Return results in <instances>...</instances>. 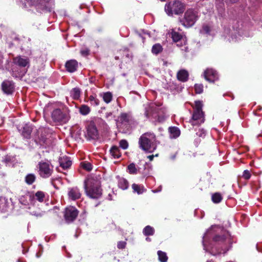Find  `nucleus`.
<instances>
[{
    "mask_svg": "<svg viewBox=\"0 0 262 262\" xmlns=\"http://www.w3.org/2000/svg\"><path fill=\"white\" fill-rule=\"evenodd\" d=\"M32 128L29 124H26L23 128L21 131L22 136L26 138H30Z\"/></svg>",
    "mask_w": 262,
    "mask_h": 262,
    "instance_id": "a878e982",
    "label": "nucleus"
},
{
    "mask_svg": "<svg viewBox=\"0 0 262 262\" xmlns=\"http://www.w3.org/2000/svg\"><path fill=\"white\" fill-rule=\"evenodd\" d=\"M81 91L79 88H75L73 89L70 92V96L74 99H78L80 96Z\"/></svg>",
    "mask_w": 262,
    "mask_h": 262,
    "instance_id": "7c9ffc66",
    "label": "nucleus"
},
{
    "mask_svg": "<svg viewBox=\"0 0 262 262\" xmlns=\"http://www.w3.org/2000/svg\"><path fill=\"white\" fill-rule=\"evenodd\" d=\"M204 249L213 255L225 253L231 245L229 234L217 226H212L203 237Z\"/></svg>",
    "mask_w": 262,
    "mask_h": 262,
    "instance_id": "f257e3e1",
    "label": "nucleus"
},
{
    "mask_svg": "<svg viewBox=\"0 0 262 262\" xmlns=\"http://www.w3.org/2000/svg\"><path fill=\"white\" fill-rule=\"evenodd\" d=\"M185 8V5L179 0L170 2L165 6V11L169 16L182 14Z\"/></svg>",
    "mask_w": 262,
    "mask_h": 262,
    "instance_id": "0eeeda50",
    "label": "nucleus"
},
{
    "mask_svg": "<svg viewBox=\"0 0 262 262\" xmlns=\"http://www.w3.org/2000/svg\"><path fill=\"white\" fill-rule=\"evenodd\" d=\"M132 188L134 192H137L138 194L143 193L145 189L143 185L133 184Z\"/></svg>",
    "mask_w": 262,
    "mask_h": 262,
    "instance_id": "c756f323",
    "label": "nucleus"
},
{
    "mask_svg": "<svg viewBox=\"0 0 262 262\" xmlns=\"http://www.w3.org/2000/svg\"><path fill=\"white\" fill-rule=\"evenodd\" d=\"M126 245V243L124 241H120L118 243L117 247L119 249H124L125 248Z\"/></svg>",
    "mask_w": 262,
    "mask_h": 262,
    "instance_id": "de8ad7c7",
    "label": "nucleus"
},
{
    "mask_svg": "<svg viewBox=\"0 0 262 262\" xmlns=\"http://www.w3.org/2000/svg\"><path fill=\"white\" fill-rule=\"evenodd\" d=\"M84 189L86 195L92 199H99L102 195L100 182L93 177L88 178L85 181Z\"/></svg>",
    "mask_w": 262,
    "mask_h": 262,
    "instance_id": "7ed1b4c3",
    "label": "nucleus"
},
{
    "mask_svg": "<svg viewBox=\"0 0 262 262\" xmlns=\"http://www.w3.org/2000/svg\"><path fill=\"white\" fill-rule=\"evenodd\" d=\"M100 96L106 103H109L112 100L113 95L110 92L101 93L100 94Z\"/></svg>",
    "mask_w": 262,
    "mask_h": 262,
    "instance_id": "c85d7f7f",
    "label": "nucleus"
},
{
    "mask_svg": "<svg viewBox=\"0 0 262 262\" xmlns=\"http://www.w3.org/2000/svg\"><path fill=\"white\" fill-rule=\"evenodd\" d=\"M128 172L130 174H137L138 172V168L136 167L135 164L132 163L127 166Z\"/></svg>",
    "mask_w": 262,
    "mask_h": 262,
    "instance_id": "f704fd0d",
    "label": "nucleus"
},
{
    "mask_svg": "<svg viewBox=\"0 0 262 262\" xmlns=\"http://www.w3.org/2000/svg\"><path fill=\"white\" fill-rule=\"evenodd\" d=\"M68 195L70 200L75 201L80 199L81 194L78 187H74L69 188Z\"/></svg>",
    "mask_w": 262,
    "mask_h": 262,
    "instance_id": "a211bd4d",
    "label": "nucleus"
},
{
    "mask_svg": "<svg viewBox=\"0 0 262 262\" xmlns=\"http://www.w3.org/2000/svg\"><path fill=\"white\" fill-rule=\"evenodd\" d=\"M3 91L6 94H11L14 90V83L12 81L4 80L2 83Z\"/></svg>",
    "mask_w": 262,
    "mask_h": 262,
    "instance_id": "dca6fc26",
    "label": "nucleus"
},
{
    "mask_svg": "<svg viewBox=\"0 0 262 262\" xmlns=\"http://www.w3.org/2000/svg\"><path fill=\"white\" fill-rule=\"evenodd\" d=\"M171 37L173 41L180 42L177 44L178 46L182 47L183 46L182 42L185 45L186 40L184 38H182V36L180 33L173 30L171 32Z\"/></svg>",
    "mask_w": 262,
    "mask_h": 262,
    "instance_id": "6ab92c4d",
    "label": "nucleus"
},
{
    "mask_svg": "<svg viewBox=\"0 0 262 262\" xmlns=\"http://www.w3.org/2000/svg\"><path fill=\"white\" fill-rule=\"evenodd\" d=\"M110 153L114 158L118 159L121 157L120 150L117 146L112 147L110 149Z\"/></svg>",
    "mask_w": 262,
    "mask_h": 262,
    "instance_id": "2f4dec72",
    "label": "nucleus"
},
{
    "mask_svg": "<svg viewBox=\"0 0 262 262\" xmlns=\"http://www.w3.org/2000/svg\"><path fill=\"white\" fill-rule=\"evenodd\" d=\"M162 51V47L159 43L154 45L152 47V53L157 55Z\"/></svg>",
    "mask_w": 262,
    "mask_h": 262,
    "instance_id": "c9c22d12",
    "label": "nucleus"
},
{
    "mask_svg": "<svg viewBox=\"0 0 262 262\" xmlns=\"http://www.w3.org/2000/svg\"><path fill=\"white\" fill-rule=\"evenodd\" d=\"M118 185L120 188L122 190H125L128 188V183L125 179L118 177Z\"/></svg>",
    "mask_w": 262,
    "mask_h": 262,
    "instance_id": "bb28decb",
    "label": "nucleus"
},
{
    "mask_svg": "<svg viewBox=\"0 0 262 262\" xmlns=\"http://www.w3.org/2000/svg\"><path fill=\"white\" fill-rule=\"evenodd\" d=\"M188 50L187 47L184 46V48L182 49V50L185 51V52H187Z\"/></svg>",
    "mask_w": 262,
    "mask_h": 262,
    "instance_id": "5fc2aeb1",
    "label": "nucleus"
},
{
    "mask_svg": "<svg viewBox=\"0 0 262 262\" xmlns=\"http://www.w3.org/2000/svg\"><path fill=\"white\" fill-rule=\"evenodd\" d=\"M203 104L200 101L195 102V107L189 123L192 125H199L205 121L204 113L202 111Z\"/></svg>",
    "mask_w": 262,
    "mask_h": 262,
    "instance_id": "39448f33",
    "label": "nucleus"
},
{
    "mask_svg": "<svg viewBox=\"0 0 262 262\" xmlns=\"http://www.w3.org/2000/svg\"><path fill=\"white\" fill-rule=\"evenodd\" d=\"M79 111L82 115H86L90 113V108L86 105H82L80 107Z\"/></svg>",
    "mask_w": 262,
    "mask_h": 262,
    "instance_id": "58836bf2",
    "label": "nucleus"
},
{
    "mask_svg": "<svg viewBox=\"0 0 262 262\" xmlns=\"http://www.w3.org/2000/svg\"><path fill=\"white\" fill-rule=\"evenodd\" d=\"M146 241L147 242H150L151 241L150 238L149 237H146Z\"/></svg>",
    "mask_w": 262,
    "mask_h": 262,
    "instance_id": "13d9d810",
    "label": "nucleus"
},
{
    "mask_svg": "<svg viewBox=\"0 0 262 262\" xmlns=\"http://www.w3.org/2000/svg\"><path fill=\"white\" fill-rule=\"evenodd\" d=\"M159 260L161 262H166L168 259L166 253L161 251H158Z\"/></svg>",
    "mask_w": 262,
    "mask_h": 262,
    "instance_id": "4c0bfd02",
    "label": "nucleus"
},
{
    "mask_svg": "<svg viewBox=\"0 0 262 262\" xmlns=\"http://www.w3.org/2000/svg\"><path fill=\"white\" fill-rule=\"evenodd\" d=\"M204 75L205 79L209 82H214L218 79L217 73L212 69H207Z\"/></svg>",
    "mask_w": 262,
    "mask_h": 262,
    "instance_id": "f3484780",
    "label": "nucleus"
},
{
    "mask_svg": "<svg viewBox=\"0 0 262 262\" xmlns=\"http://www.w3.org/2000/svg\"><path fill=\"white\" fill-rule=\"evenodd\" d=\"M90 50L87 48L82 49L80 50V54L83 56H86L89 54Z\"/></svg>",
    "mask_w": 262,
    "mask_h": 262,
    "instance_id": "49530a36",
    "label": "nucleus"
},
{
    "mask_svg": "<svg viewBox=\"0 0 262 262\" xmlns=\"http://www.w3.org/2000/svg\"><path fill=\"white\" fill-rule=\"evenodd\" d=\"M119 146L123 149H126L128 148V144L126 140H121L119 142Z\"/></svg>",
    "mask_w": 262,
    "mask_h": 262,
    "instance_id": "37998d69",
    "label": "nucleus"
},
{
    "mask_svg": "<svg viewBox=\"0 0 262 262\" xmlns=\"http://www.w3.org/2000/svg\"><path fill=\"white\" fill-rule=\"evenodd\" d=\"M36 176L34 174H28L25 177V182L28 185H31L35 181Z\"/></svg>",
    "mask_w": 262,
    "mask_h": 262,
    "instance_id": "72a5a7b5",
    "label": "nucleus"
},
{
    "mask_svg": "<svg viewBox=\"0 0 262 262\" xmlns=\"http://www.w3.org/2000/svg\"><path fill=\"white\" fill-rule=\"evenodd\" d=\"M29 5L35 6L38 11L51 12L54 9V0H26Z\"/></svg>",
    "mask_w": 262,
    "mask_h": 262,
    "instance_id": "6e6552de",
    "label": "nucleus"
},
{
    "mask_svg": "<svg viewBox=\"0 0 262 262\" xmlns=\"http://www.w3.org/2000/svg\"><path fill=\"white\" fill-rule=\"evenodd\" d=\"M89 100L90 102V103L93 105L97 106L99 104V100L95 96H90L89 98Z\"/></svg>",
    "mask_w": 262,
    "mask_h": 262,
    "instance_id": "ea45409f",
    "label": "nucleus"
},
{
    "mask_svg": "<svg viewBox=\"0 0 262 262\" xmlns=\"http://www.w3.org/2000/svg\"><path fill=\"white\" fill-rule=\"evenodd\" d=\"M242 177L246 180H249L251 177V173L248 170H245L243 172Z\"/></svg>",
    "mask_w": 262,
    "mask_h": 262,
    "instance_id": "a18cd8bd",
    "label": "nucleus"
},
{
    "mask_svg": "<svg viewBox=\"0 0 262 262\" xmlns=\"http://www.w3.org/2000/svg\"><path fill=\"white\" fill-rule=\"evenodd\" d=\"M169 132L170 138H177L180 135V130L177 127H170L169 128Z\"/></svg>",
    "mask_w": 262,
    "mask_h": 262,
    "instance_id": "cd10ccee",
    "label": "nucleus"
},
{
    "mask_svg": "<svg viewBox=\"0 0 262 262\" xmlns=\"http://www.w3.org/2000/svg\"><path fill=\"white\" fill-rule=\"evenodd\" d=\"M78 211L76 208L73 206H69L66 208L64 211V219L67 222L71 223L74 221L77 217Z\"/></svg>",
    "mask_w": 262,
    "mask_h": 262,
    "instance_id": "ddd939ff",
    "label": "nucleus"
},
{
    "mask_svg": "<svg viewBox=\"0 0 262 262\" xmlns=\"http://www.w3.org/2000/svg\"><path fill=\"white\" fill-rule=\"evenodd\" d=\"M207 262H214V261H212V260H209V261H207Z\"/></svg>",
    "mask_w": 262,
    "mask_h": 262,
    "instance_id": "bf43d9fd",
    "label": "nucleus"
},
{
    "mask_svg": "<svg viewBox=\"0 0 262 262\" xmlns=\"http://www.w3.org/2000/svg\"><path fill=\"white\" fill-rule=\"evenodd\" d=\"M17 66H16L15 64L12 66L10 71L12 76L15 78L21 77L23 75H24V73H25V71H22L20 69V67L18 68Z\"/></svg>",
    "mask_w": 262,
    "mask_h": 262,
    "instance_id": "b1692460",
    "label": "nucleus"
},
{
    "mask_svg": "<svg viewBox=\"0 0 262 262\" xmlns=\"http://www.w3.org/2000/svg\"><path fill=\"white\" fill-rule=\"evenodd\" d=\"M222 199V196L220 193L216 192L212 195V200L214 203H220Z\"/></svg>",
    "mask_w": 262,
    "mask_h": 262,
    "instance_id": "e433bc0d",
    "label": "nucleus"
},
{
    "mask_svg": "<svg viewBox=\"0 0 262 262\" xmlns=\"http://www.w3.org/2000/svg\"><path fill=\"white\" fill-rule=\"evenodd\" d=\"M4 161L6 163L10 161V157H6L4 159Z\"/></svg>",
    "mask_w": 262,
    "mask_h": 262,
    "instance_id": "864d4df0",
    "label": "nucleus"
},
{
    "mask_svg": "<svg viewBox=\"0 0 262 262\" xmlns=\"http://www.w3.org/2000/svg\"><path fill=\"white\" fill-rule=\"evenodd\" d=\"M236 41V39L233 38V37H231V39L230 40V41Z\"/></svg>",
    "mask_w": 262,
    "mask_h": 262,
    "instance_id": "6e6d98bb",
    "label": "nucleus"
},
{
    "mask_svg": "<svg viewBox=\"0 0 262 262\" xmlns=\"http://www.w3.org/2000/svg\"><path fill=\"white\" fill-rule=\"evenodd\" d=\"M188 73L185 70H181L177 73V78L182 82H185L188 79Z\"/></svg>",
    "mask_w": 262,
    "mask_h": 262,
    "instance_id": "393cba45",
    "label": "nucleus"
},
{
    "mask_svg": "<svg viewBox=\"0 0 262 262\" xmlns=\"http://www.w3.org/2000/svg\"><path fill=\"white\" fill-rule=\"evenodd\" d=\"M256 249L258 251L262 252V243H258L256 245Z\"/></svg>",
    "mask_w": 262,
    "mask_h": 262,
    "instance_id": "8fccbe9b",
    "label": "nucleus"
},
{
    "mask_svg": "<svg viewBox=\"0 0 262 262\" xmlns=\"http://www.w3.org/2000/svg\"><path fill=\"white\" fill-rule=\"evenodd\" d=\"M139 147L146 152L151 153L157 148L156 136L154 133H146L139 139Z\"/></svg>",
    "mask_w": 262,
    "mask_h": 262,
    "instance_id": "20e7f679",
    "label": "nucleus"
},
{
    "mask_svg": "<svg viewBox=\"0 0 262 262\" xmlns=\"http://www.w3.org/2000/svg\"><path fill=\"white\" fill-rule=\"evenodd\" d=\"M158 155L156 154L155 155H149L147 157V158L149 159V160L151 161L153 160L154 157H158Z\"/></svg>",
    "mask_w": 262,
    "mask_h": 262,
    "instance_id": "3c124183",
    "label": "nucleus"
},
{
    "mask_svg": "<svg viewBox=\"0 0 262 262\" xmlns=\"http://www.w3.org/2000/svg\"><path fill=\"white\" fill-rule=\"evenodd\" d=\"M194 89L196 93L201 94L203 92V86L201 84H196L194 85Z\"/></svg>",
    "mask_w": 262,
    "mask_h": 262,
    "instance_id": "79ce46f5",
    "label": "nucleus"
},
{
    "mask_svg": "<svg viewBox=\"0 0 262 262\" xmlns=\"http://www.w3.org/2000/svg\"><path fill=\"white\" fill-rule=\"evenodd\" d=\"M51 118L54 122L62 124L68 122L70 117L66 108H56L52 112Z\"/></svg>",
    "mask_w": 262,
    "mask_h": 262,
    "instance_id": "1a4fd4ad",
    "label": "nucleus"
},
{
    "mask_svg": "<svg viewBox=\"0 0 262 262\" xmlns=\"http://www.w3.org/2000/svg\"><path fill=\"white\" fill-rule=\"evenodd\" d=\"M155 229L150 226H146L143 230V233L145 236H149L154 235Z\"/></svg>",
    "mask_w": 262,
    "mask_h": 262,
    "instance_id": "473e14b6",
    "label": "nucleus"
},
{
    "mask_svg": "<svg viewBox=\"0 0 262 262\" xmlns=\"http://www.w3.org/2000/svg\"><path fill=\"white\" fill-rule=\"evenodd\" d=\"M88 140H97L99 138L98 130L93 124H90L87 127V132L85 135Z\"/></svg>",
    "mask_w": 262,
    "mask_h": 262,
    "instance_id": "4468645a",
    "label": "nucleus"
},
{
    "mask_svg": "<svg viewBox=\"0 0 262 262\" xmlns=\"http://www.w3.org/2000/svg\"><path fill=\"white\" fill-rule=\"evenodd\" d=\"M161 190H162V187H161V186H160L159 187V189H158L153 190H152V192H153L154 193H157V192H158L161 191Z\"/></svg>",
    "mask_w": 262,
    "mask_h": 262,
    "instance_id": "603ef678",
    "label": "nucleus"
},
{
    "mask_svg": "<svg viewBox=\"0 0 262 262\" xmlns=\"http://www.w3.org/2000/svg\"><path fill=\"white\" fill-rule=\"evenodd\" d=\"M32 206L37 205V202L44 203L48 199V195L42 191H37L36 192H31Z\"/></svg>",
    "mask_w": 262,
    "mask_h": 262,
    "instance_id": "f8f14e48",
    "label": "nucleus"
},
{
    "mask_svg": "<svg viewBox=\"0 0 262 262\" xmlns=\"http://www.w3.org/2000/svg\"><path fill=\"white\" fill-rule=\"evenodd\" d=\"M38 173L43 178L50 177L53 172V166L49 161H41L37 165Z\"/></svg>",
    "mask_w": 262,
    "mask_h": 262,
    "instance_id": "9d476101",
    "label": "nucleus"
},
{
    "mask_svg": "<svg viewBox=\"0 0 262 262\" xmlns=\"http://www.w3.org/2000/svg\"><path fill=\"white\" fill-rule=\"evenodd\" d=\"M19 203L26 206H29L28 208L30 210V214L35 216L37 217H41L43 214V212L37 209V210H32V199L31 192L27 191L24 192L19 198Z\"/></svg>",
    "mask_w": 262,
    "mask_h": 262,
    "instance_id": "423d86ee",
    "label": "nucleus"
},
{
    "mask_svg": "<svg viewBox=\"0 0 262 262\" xmlns=\"http://www.w3.org/2000/svg\"><path fill=\"white\" fill-rule=\"evenodd\" d=\"M206 131L203 128H199L196 133V135L202 138H204L206 136Z\"/></svg>",
    "mask_w": 262,
    "mask_h": 262,
    "instance_id": "c03bdc74",
    "label": "nucleus"
},
{
    "mask_svg": "<svg viewBox=\"0 0 262 262\" xmlns=\"http://www.w3.org/2000/svg\"><path fill=\"white\" fill-rule=\"evenodd\" d=\"M112 114L111 113H108V114H106V116L107 117H108L110 116H111Z\"/></svg>",
    "mask_w": 262,
    "mask_h": 262,
    "instance_id": "4d7b16f0",
    "label": "nucleus"
},
{
    "mask_svg": "<svg viewBox=\"0 0 262 262\" xmlns=\"http://www.w3.org/2000/svg\"><path fill=\"white\" fill-rule=\"evenodd\" d=\"M203 31L206 33H209L210 32V28L208 26H204L203 27Z\"/></svg>",
    "mask_w": 262,
    "mask_h": 262,
    "instance_id": "09e8293b",
    "label": "nucleus"
},
{
    "mask_svg": "<svg viewBox=\"0 0 262 262\" xmlns=\"http://www.w3.org/2000/svg\"><path fill=\"white\" fill-rule=\"evenodd\" d=\"M81 167L88 171L91 170L92 169V165L89 162H84L81 163Z\"/></svg>",
    "mask_w": 262,
    "mask_h": 262,
    "instance_id": "a19ab883",
    "label": "nucleus"
},
{
    "mask_svg": "<svg viewBox=\"0 0 262 262\" xmlns=\"http://www.w3.org/2000/svg\"><path fill=\"white\" fill-rule=\"evenodd\" d=\"M144 116L155 124L162 123L167 119L166 110L155 103L144 104Z\"/></svg>",
    "mask_w": 262,
    "mask_h": 262,
    "instance_id": "f03ea898",
    "label": "nucleus"
},
{
    "mask_svg": "<svg viewBox=\"0 0 262 262\" xmlns=\"http://www.w3.org/2000/svg\"><path fill=\"white\" fill-rule=\"evenodd\" d=\"M65 66L68 72L73 73L77 69L78 62L75 60H70L66 62Z\"/></svg>",
    "mask_w": 262,
    "mask_h": 262,
    "instance_id": "4be33fe9",
    "label": "nucleus"
},
{
    "mask_svg": "<svg viewBox=\"0 0 262 262\" xmlns=\"http://www.w3.org/2000/svg\"><path fill=\"white\" fill-rule=\"evenodd\" d=\"M29 59L26 56H18L13 60V63L20 68L29 67Z\"/></svg>",
    "mask_w": 262,
    "mask_h": 262,
    "instance_id": "2eb2a0df",
    "label": "nucleus"
},
{
    "mask_svg": "<svg viewBox=\"0 0 262 262\" xmlns=\"http://www.w3.org/2000/svg\"><path fill=\"white\" fill-rule=\"evenodd\" d=\"M59 161L60 166L63 169L69 168L72 164V161L70 158L67 156L60 157Z\"/></svg>",
    "mask_w": 262,
    "mask_h": 262,
    "instance_id": "5701e85b",
    "label": "nucleus"
},
{
    "mask_svg": "<svg viewBox=\"0 0 262 262\" xmlns=\"http://www.w3.org/2000/svg\"><path fill=\"white\" fill-rule=\"evenodd\" d=\"M10 202L9 200L3 196L0 197V211L2 212H6L8 211Z\"/></svg>",
    "mask_w": 262,
    "mask_h": 262,
    "instance_id": "aec40b11",
    "label": "nucleus"
},
{
    "mask_svg": "<svg viewBox=\"0 0 262 262\" xmlns=\"http://www.w3.org/2000/svg\"><path fill=\"white\" fill-rule=\"evenodd\" d=\"M198 19L197 11L192 9H189L185 12L184 18L181 21L184 26L188 28L192 26Z\"/></svg>",
    "mask_w": 262,
    "mask_h": 262,
    "instance_id": "9b49d317",
    "label": "nucleus"
},
{
    "mask_svg": "<svg viewBox=\"0 0 262 262\" xmlns=\"http://www.w3.org/2000/svg\"><path fill=\"white\" fill-rule=\"evenodd\" d=\"M132 120V117L129 113H122L119 117V121L123 125L126 126Z\"/></svg>",
    "mask_w": 262,
    "mask_h": 262,
    "instance_id": "412c9836",
    "label": "nucleus"
}]
</instances>
